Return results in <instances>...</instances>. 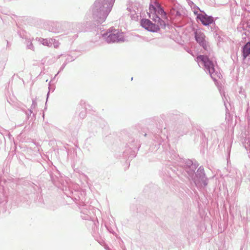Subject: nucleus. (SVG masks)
I'll return each instance as SVG.
<instances>
[{
	"label": "nucleus",
	"instance_id": "obj_8",
	"mask_svg": "<svg viewBox=\"0 0 250 250\" xmlns=\"http://www.w3.org/2000/svg\"><path fill=\"white\" fill-rule=\"evenodd\" d=\"M141 25L145 29L151 32H157L159 29V26L153 23L151 21L147 19H142L140 21Z\"/></svg>",
	"mask_w": 250,
	"mask_h": 250
},
{
	"label": "nucleus",
	"instance_id": "obj_27",
	"mask_svg": "<svg viewBox=\"0 0 250 250\" xmlns=\"http://www.w3.org/2000/svg\"><path fill=\"white\" fill-rule=\"evenodd\" d=\"M247 218L250 220V208L249 210H247Z\"/></svg>",
	"mask_w": 250,
	"mask_h": 250
},
{
	"label": "nucleus",
	"instance_id": "obj_29",
	"mask_svg": "<svg viewBox=\"0 0 250 250\" xmlns=\"http://www.w3.org/2000/svg\"><path fill=\"white\" fill-rule=\"evenodd\" d=\"M92 224L94 225L95 226H96V223H98V222H96V221L92 220Z\"/></svg>",
	"mask_w": 250,
	"mask_h": 250
},
{
	"label": "nucleus",
	"instance_id": "obj_9",
	"mask_svg": "<svg viewBox=\"0 0 250 250\" xmlns=\"http://www.w3.org/2000/svg\"><path fill=\"white\" fill-rule=\"evenodd\" d=\"M149 9L151 11H154V18L156 17H160L164 20H167V13L165 11L164 8L158 3H156V6L152 4H150L149 6Z\"/></svg>",
	"mask_w": 250,
	"mask_h": 250
},
{
	"label": "nucleus",
	"instance_id": "obj_28",
	"mask_svg": "<svg viewBox=\"0 0 250 250\" xmlns=\"http://www.w3.org/2000/svg\"><path fill=\"white\" fill-rule=\"evenodd\" d=\"M181 15V13L178 11V10H176L175 11V16H180Z\"/></svg>",
	"mask_w": 250,
	"mask_h": 250
},
{
	"label": "nucleus",
	"instance_id": "obj_13",
	"mask_svg": "<svg viewBox=\"0 0 250 250\" xmlns=\"http://www.w3.org/2000/svg\"><path fill=\"white\" fill-rule=\"evenodd\" d=\"M221 96H222V99L224 101V105L226 108V120L228 122H229L232 119V116H231L229 112V107H230V104L229 103H227L226 101H227V98L225 95V93H223V96L222 94L221 93Z\"/></svg>",
	"mask_w": 250,
	"mask_h": 250
},
{
	"label": "nucleus",
	"instance_id": "obj_4",
	"mask_svg": "<svg viewBox=\"0 0 250 250\" xmlns=\"http://www.w3.org/2000/svg\"><path fill=\"white\" fill-rule=\"evenodd\" d=\"M67 197L70 198L79 207L81 211V216L83 220H90L91 207L85 204L86 202L85 191L75 190L69 191V193L65 192Z\"/></svg>",
	"mask_w": 250,
	"mask_h": 250
},
{
	"label": "nucleus",
	"instance_id": "obj_7",
	"mask_svg": "<svg viewBox=\"0 0 250 250\" xmlns=\"http://www.w3.org/2000/svg\"><path fill=\"white\" fill-rule=\"evenodd\" d=\"M103 37L105 39L108 43L124 42L125 40L122 32H120L119 30L112 28L109 29L108 33L103 34Z\"/></svg>",
	"mask_w": 250,
	"mask_h": 250
},
{
	"label": "nucleus",
	"instance_id": "obj_14",
	"mask_svg": "<svg viewBox=\"0 0 250 250\" xmlns=\"http://www.w3.org/2000/svg\"><path fill=\"white\" fill-rule=\"evenodd\" d=\"M250 55V42H247L242 48V56L244 59Z\"/></svg>",
	"mask_w": 250,
	"mask_h": 250
},
{
	"label": "nucleus",
	"instance_id": "obj_31",
	"mask_svg": "<svg viewBox=\"0 0 250 250\" xmlns=\"http://www.w3.org/2000/svg\"><path fill=\"white\" fill-rule=\"evenodd\" d=\"M243 246H241L240 250H243Z\"/></svg>",
	"mask_w": 250,
	"mask_h": 250
},
{
	"label": "nucleus",
	"instance_id": "obj_34",
	"mask_svg": "<svg viewBox=\"0 0 250 250\" xmlns=\"http://www.w3.org/2000/svg\"><path fill=\"white\" fill-rule=\"evenodd\" d=\"M49 91L47 93V99L48 98V95H49Z\"/></svg>",
	"mask_w": 250,
	"mask_h": 250
},
{
	"label": "nucleus",
	"instance_id": "obj_5",
	"mask_svg": "<svg viewBox=\"0 0 250 250\" xmlns=\"http://www.w3.org/2000/svg\"><path fill=\"white\" fill-rule=\"evenodd\" d=\"M140 145L137 140L132 138L129 139L126 143L125 150L123 153V157L125 159H133L136 156V152L138 151Z\"/></svg>",
	"mask_w": 250,
	"mask_h": 250
},
{
	"label": "nucleus",
	"instance_id": "obj_16",
	"mask_svg": "<svg viewBox=\"0 0 250 250\" xmlns=\"http://www.w3.org/2000/svg\"><path fill=\"white\" fill-rule=\"evenodd\" d=\"M161 132L158 131V134H155L154 135L153 140V141L158 143L159 145L161 144V143L164 141V138L165 137V136L164 135V137H162L161 135H160V133Z\"/></svg>",
	"mask_w": 250,
	"mask_h": 250
},
{
	"label": "nucleus",
	"instance_id": "obj_26",
	"mask_svg": "<svg viewBox=\"0 0 250 250\" xmlns=\"http://www.w3.org/2000/svg\"><path fill=\"white\" fill-rule=\"evenodd\" d=\"M52 42V44H53L54 47L55 48H57L59 45V43L58 41H51Z\"/></svg>",
	"mask_w": 250,
	"mask_h": 250
},
{
	"label": "nucleus",
	"instance_id": "obj_18",
	"mask_svg": "<svg viewBox=\"0 0 250 250\" xmlns=\"http://www.w3.org/2000/svg\"><path fill=\"white\" fill-rule=\"evenodd\" d=\"M25 43L26 44V48L27 49H31L32 50H34V46L32 43V40L30 39L26 40Z\"/></svg>",
	"mask_w": 250,
	"mask_h": 250
},
{
	"label": "nucleus",
	"instance_id": "obj_35",
	"mask_svg": "<svg viewBox=\"0 0 250 250\" xmlns=\"http://www.w3.org/2000/svg\"><path fill=\"white\" fill-rule=\"evenodd\" d=\"M146 135H147V134L146 133V134H145V135H145V136H146Z\"/></svg>",
	"mask_w": 250,
	"mask_h": 250
},
{
	"label": "nucleus",
	"instance_id": "obj_25",
	"mask_svg": "<svg viewBox=\"0 0 250 250\" xmlns=\"http://www.w3.org/2000/svg\"><path fill=\"white\" fill-rule=\"evenodd\" d=\"M73 60H74V59L73 58V57L70 55H68L67 57V58L66 59V60L65 62H67V63H68L69 62H72Z\"/></svg>",
	"mask_w": 250,
	"mask_h": 250
},
{
	"label": "nucleus",
	"instance_id": "obj_24",
	"mask_svg": "<svg viewBox=\"0 0 250 250\" xmlns=\"http://www.w3.org/2000/svg\"><path fill=\"white\" fill-rule=\"evenodd\" d=\"M5 64H6V63H5V62H0V71H2L4 69Z\"/></svg>",
	"mask_w": 250,
	"mask_h": 250
},
{
	"label": "nucleus",
	"instance_id": "obj_19",
	"mask_svg": "<svg viewBox=\"0 0 250 250\" xmlns=\"http://www.w3.org/2000/svg\"><path fill=\"white\" fill-rule=\"evenodd\" d=\"M52 41H48L47 39H42V43L43 45L50 46L52 45Z\"/></svg>",
	"mask_w": 250,
	"mask_h": 250
},
{
	"label": "nucleus",
	"instance_id": "obj_21",
	"mask_svg": "<svg viewBox=\"0 0 250 250\" xmlns=\"http://www.w3.org/2000/svg\"><path fill=\"white\" fill-rule=\"evenodd\" d=\"M25 114H26V115L27 116V117L28 118H29V117L31 116L32 114H33V116L34 117H35V114L33 113V109H32L30 108L29 109H28L27 111H25Z\"/></svg>",
	"mask_w": 250,
	"mask_h": 250
},
{
	"label": "nucleus",
	"instance_id": "obj_11",
	"mask_svg": "<svg viewBox=\"0 0 250 250\" xmlns=\"http://www.w3.org/2000/svg\"><path fill=\"white\" fill-rule=\"evenodd\" d=\"M197 18L200 20L202 23L205 26H208L212 23H213V25L215 26V21L211 16H208L206 14L204 15L199 14L197 15ZM211 28V31H213L214 29H215V27L214 26L213 29L212 27Z\"/></svg>",
	"mask_w": 250,
	"mask_h": 250
},
{
	"label": "nucleus",
	"instance_id": "obj_12",
	"mask_svg": "<svg viewBox=\"0 0 250 250\" xmlns=\"http://www.w3.org/2000/svg\"><path fill=\"white\" fill-rule=\"evenodd\" d=\"M242 180V175L239 170L236 171V177L232 179V183L235 184L234 191H236L241 185Z\"/></svg>",
	"mask_w": 250,
	"mask_h": 250
},
{
	"label": "nucleus",
	"instance_id": "obj_2",
	"mask_svg": "<svg viewBox=\"0 0 250 250\" xmlns=\"http://www.w3.org/2000/svg\"><path fill=\"white\" fill-rule=\"evenodd\" d=\"M196 41L201 46L207 54L200 55L197 58L198 61L202 62L205 67V70L208 72L211 78L214 81H216L217 79H220L222 75L220 72L215 70L213 61L211 60L213 54L208 42L205 40V35L201 31L196 30L194 32Z\"/></svg>",
	"mask_w": 250,
	"mask_h": 250
},
{
	"label": "nucleus",
	"instance_id": "obj_33",
	"mask_svg": "<svg viewBox=\"0 0 250 250\" xmlns=\"http://www.w3.org/2000/svg\"><path fill=\"white\" fill-rule=\"evenodd\" d=\"M228 150H229V151H230V147H229V146H228Z\"/></svg>",
	"mask_w": 250,
	"mask_h": 250
},
{
	"label": "nucleus",
	"instance_id": "obj_15",
	"mask_svg": "<svg viewBox=\"0 0 250 250\" xmlns=\"http://www.w3.org/2000/svg\"><path fill=\"white\" fill-rule=\"evenodd\" d=\"M152 20L155 22H157L159 24L160 26L163 28L165 29L166 27V23L164 19L160 18V17H156L155 18L153 17Z\"/></svg>",
	"mask_w": 250,
	"mask_h": 250
},
{
	"label": "nucleus",
	"instance_id": "obj_30",
	"mask_svg": "<svg viewBox=\"0 0 250 250\" xmlns=\"http://www.w3.org/2000/svg\"><path fill=\"white\" fill-rule=\"evenodd\" d=\"M218 38H219V39H218V42H220L221 41L220 40V36H218Z\"/></svg>",
	"mask_w": 250,
	"mask_h": 250
},
{
	"label": "nucleus",
	"instance_id": "obj_20",
	"mask_svg": "<svg viewBox=\"0 0 250 250\" xmlns=\"http://www.w3.org/2000/svg\"><path fill=\"white\" fill-rule=\"evenodd\" d=\"M79 117L81 119L84 118L86 116V111L85 109H83L79 113Z\"/></svg>",
	"mask_w": 250,
	"mask_h": 250
},
{
	"label": "nucleus",
	"instance_id": "obj_23",
	"mask_svg": "<svg viewBox=\"0 0 250 250\" xmlns=\"http://www.w3.org/2000/svg\"><path fill=\"white\" fill-rule=\"evenodd\" d=\"M67 64V62H64V63L62 64V66L61 67L60 70L57 73V74L55 75V77H56L61 71H62V70L64 68L66 64Z\"/></svg>",
	"mask_w": 250,
	"mask_h": 250
},
{
	"label": "nucleus",
	"instance_id": "obj_17",
	"mask_svg": "<svg viewBox=\"0 0 250 250\" xmlns=\"http://www.w3.org/2000/svg\"><path fill=\"white\" fill-rule=\"evenodd\" d=\"M242 28L244 30H246L250 33V21L244 22Z\"/></svg>",
	"mask_w": 250,
	"mask_h": 250
},
{
	"label": "nucleus",
	"instance_id": "obj_1",
	"mask_svg": "<svg viewBox=\"0 0 250 250\" xmlns=\"http://www.w3.org/2000/svg\"><path fill=\"white\" fill-rule=\"evenodd\" d=\"M175 159H180L177 170H172L179 176L180 174H184L189 180H192L198 189L205 188L208 183V178L207 177L203 166H200L195 172V170L199 166L198 163L193 162L189 159L184 160L174 155Z\"/></svg>",
	"mask_w": 250,
	"mask_h": 250
},
{
	"label": "nucleus",
	"instance_id": "obj_6",
	"mask_svg": "<svg viewBox=\"0 0 250 250\" xmlns=\"http://www.w3.org/2000/svg\"><path fill=\"white\" fill-rule=\"evenodd\" d=\"M80 25V23H70L67 21H50L48 23V29L50 32L59 33L70 30L71 26L78 27Z\"/></svg>",
	"mask_w": 250,
	"mask_h": 250
},
{
	"label": "nucleus",
	"instance_id": "obj_32",
	"mask_svg": "<svg viewBox=\"0 0 250 250\" xmlns=\"http://www.w3.org/2000/svg\"><path fill=\"white\" fill-rule=\"evenodd\" d=\"M214 36H215V37H216L217 36H218V34L217 33H215V35H214Z\"/></svg>",
	"mask_w": 250,
	"mask_h": 250
},
{
	"label": "nucleus",
	"instance_id": "obj_22",
	"mask_svg": "<svg viewBox=\"0 0 250 250\" xmlns=\"http://www.w3.org/2000/svg\"><path fill=\"white\" fill-rule=\"evenodd\" d=\"M32 103L31 106L30 107V108H31L33 110L36 108V107L37 106V103L36 99H32Z\"/></svg>",
	"mask_w": 250,
	"mask_h": 250
},
{
	"label": "nucleus",
	"instance_id": "obj_3",
	"mask_svg": "<svg viewBox=\"0 0 250 250\" xmlns=\"http://www.w3.org/2000/svg\"><path fill=\"white\" fill-rule=\"evenodd\" d=\"M115 0H96L92 7V15L97 23H102L111 12Z\"/></svg>",
	"mask_w": 250,
	"mask_h": 250
},
{
	"label": "nucleus",
	"instance_id": "obj_10",
	"mask_svg": "<svg viewBox=\"0 0 250 250\" xmlns=\"http://www.w3.org/2000/svg\"><path fill=\"white\" fill-rule=\"evenodd\" d=\"M50 175L51 181L53 184L56 187H57L58 188L62 189L64 193L65 194V192L69 193V191H73L69 188H68V189H67V187L66 186H64L63 183H62V179L59 177L56 176V175L52 173H51Z\"/></svg>",
	"mask_w": 250,
	"mask_h": 250
}]
</instances>
